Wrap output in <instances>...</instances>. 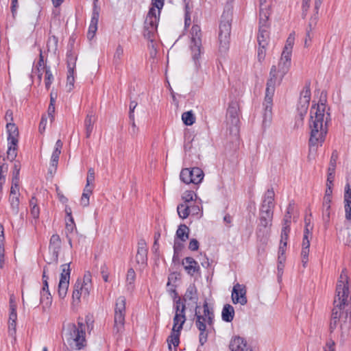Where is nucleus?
<instances>
[{"instance_id": "1", "label": "nucleus", "mask_w": 351, "mask_h": 351, "mask_svg": "<svg viewBox=\"0 0 351 351\" xmlns=\"http://www.w3.org/2000/svg\"><path fill=\"white\" fill-rule=\"evenodd\" d=\"M345 270H342L337 282L334 306L329 323L330 335L339 328L342 341L348 336L351 329V295L349 291L348 277Z\"/></svg>"}, {"instance_id": "2", "label": "nucleus", "mask_w": 351, "mask_h": 351, "mask_svg": "<svg viewBox=\"0 0 351 351\" xmlns=\"http://www.w3.org/2000/svg\"><path fill=\"white\" fill-rule=\"evenodd\" d=\"M326 95L321 93L317 104H313L310 110L308 121L309 153L316 152L319 146L324 143L328 132V124L331 121L330 108H326Z\"/></svg>"}, {"instance_id": "3", "label": "nucleus", "mask_w": 351, "mask_h": 351, "mask_svg": "<svg viewBox=\"0 0 351 351\" xmlns=\"http://www.w3.org/2000/svg\"><path fill=\"white\" fill-rule=\"evenodd\" d=\"M193 320L199 333L212 330L214 328V308L209 306L206 300H204L203 304V313L200 311L199 306H195Z\"/></svg>"}, {"instance_id": "4", "label": "nucleus", "mask_w": 351, "mask_h": 351, "mask_svg": "<svg viewBox=\"0 0 351 351\" xmlns=\"http://www.w3.org/2000/svg\"><path fill=\"white\" fill-rule=\"evenodd\" d=\"M232 21V10L230 6H228L222 13L219 23V51L221 54H225L229 49Z\"/></svg>"}, {"instance_id": "5", "label": "nucleus", "mask_w": 351, "mask_h": 351, "mask_svg": "<svg viewBox=\"0 0 351 351\" xmlns=\"http://www.w3.org/2000/svg\"><path fill=\"white\" fill-rule=\"evenodd\" d=\"M269 79L267 82V87L265 90V96L263 102V124L269 122L271 119L273 97L275 92V86L277 81L276 77V66L273 65L269 72Z\"/></svg>"}, {"instance_id": "6", "label": "nucleus", "mask_w": 351, "mask_h": 351, "mask_svg": "<svg viewBox=\"0 0 351 351\" xmlns=\"http://www.w3.org/2000/svg\"><path fill=\"white\" fill-rule=\"evenodd\" d=\"M66 330V341L72 348L81 350L85 346V326L82 322L68 324Z\"/></svg>"}, {"instance_id": "7", "label": "nucleus", "mask_w": 351, "mask_h": 351, "mask_svg": "<svg viewBox=\"0 0 351 351\" xmlns=\"http://www.w3.org/2000/svg\"><path fill=\"white\" fill-rule=\"evenodd\" d=\"M191 56L197 69L200 66L199 58L202 53V31L197 25H193L191 29Z\"/></svg>"}, {"instance_id": "8", "label": "nucleus", "mask_w": 351, "mask_h": 351, "mask_svg": "<svg viewBox=\"0 0 351 351\" xmlns=\"http://www.w3.org/2000/svg\"><path fill=\"white\" fill-rule=\"evenodd\" d=\"M126 299L125 296H119L115 302L114 330L119 333L124 326L125 316Z\"/></svg>"}, {"instance_id": "9", "label": "nucleus", "mask_w": 351, "mask_h": 351, "mask_svg": "<svg viewBox=\"0 0 351 351\" xmlns=\"http://www.w3.org/2000/svg\"><path fill=\"white\" fill-rule=\"evenodd\" d=\"M239 106L237 101H231L226 112L227 124L230 125V132L238 133L240 123L239 116Z\"/></svg>"}, {"instance_id": "10", "label": "nucleus", "mask_w": 351, "mask_h": 351, "mask_svg": "<svg viewBox=\"0 0 351 351\" xmlns=\"http://www.w3.org/2000/svg\"><path fill=\"white\" fill-rule=\"evenodd\" d=\"M310 87L311 82L308 81L306 82L303 90L300 93V96L297 106V111L301 120H303L309 106L311 95Z\"/></svg>"}, {"instance_id": "11", "label": "nucleus", "mask_w": 351, "mask_h": 351, "mask_svg": "<svg viewBox=\"0 0 351 351\" xmlns=\"http://www.w3.org/2000/svg\"><path fill=\"white\" fill-rule=\"evenodd\" d=\"M256 234L258 241L265 243L272 224L273 217L259 215Z\"/></svg>"}, {"instance_id": "12", "label": "nucleus", "mask_w": 351, "mask_h": 351, "mask_svg": "<svg viewBox=\"0 0 351 351\" xmlns=\"http://www.w3.org/2000/svg\"><path fill=\"white\" fill-rule=\"evenodd\" d=\"M62 272L60 276V280L58 288V296L60 299H64L67 293L69 285V280H70V274H71V269H70V263H66L61 265Z\"/></svg>"}, {"instance_id": "13", "label": "nucleus", "mask_w": 351, "mask_h": 351, "mask_svg": "<svg viewBox=\"0 0 351 351\" xmlns=\"http://www.w3.org/2000/svg\"><path fill=\"white\" fill-rule=\"evenodd\" d=\"M275 193L273 188L267 189L263 195V201L259 210V215H274Z\"/></svg>"}, {"instance_id": "14", "label": "nucleus", "mask_w": 351, "mask_h": 351, "mask_svg": "<svg viewBox=\"0 0 351 351\" xmlns=\"http://www.w3.org/2000/svg\"><path fill=\"white\" fill-rule=\"evenodd\" d=\"M308 223H306L305 229L304 230V236L302 244V262L303 266L305 267L308 261L309 247H310V238L311 237V233L308 229Z\"/></svg>"}, {"instance_id": "15", "label": "nucleus", "mask_w": 351, "mask_h": 351, "mask_svg": "<svg viewBox=\"0 0 351 351\" xmlns=\"http://www.w3.org/2000/svg\"><path fill=\"white\" fill-rule=\"evenodd\" d=\"M246 293V289L244 285L239 283L234 285L232 291V302L234 304L239 303L241 305H245L247 302Z\"/></svg>"}, {"instance_id": "16", "label": "nucleus", "mask_w": 351, "mask_h": 351, "mask_svg": "<svg viewBox=\"0 0 351 351\" xmlns=\"http://www.w3.org/2000/svg\"><path fill=\"white\" fill-rule=\"evenodd\" d=\"M61 248V239L58 234H54L51 237L49 241V249L52 253V257L51 261L48 264H51L52 262L58 263L59 252Z\"/></svg>"}, {"instance_id": "17", "label": "nucleus", "mask_w": 351, "mask_h": 351, "mask_svg": "<svg viewBox=\"0 0 351 351\" xmlns=\"http://www.w3.org/2000/svg\"><path fill=\"white\" fill-rule=\"evenodd\" d=\"M291 63V56L283 54L282 53L280 60L278 62V69L276 68V77L278 75H280V80H282L283 77L288 73Z\"/></svg>"}, {"instance_id": "18", "label": "nucleus", "mask_w": 351, "mask_h": 351, "mask_svg": "<svg viewBox=\"0 0 351 351\" xmlns=\"http://www.w3.org/2000/svg\"><path fill=\"white\" fill-rule=\"evenodd\" d=\"M229 348L231 351H252L251 346L247 345L246 340L239 336L232 338Z\"/></svg>"}, {"instance_id": "19", "label": "nucleus", "mask_w": 351, "mask_h": 351, "mask_svg": "<svg viewBox=\"0 0 351 351\" xmlns=\"http://www.w3.org/2000/svg\"><path fill=\"white\" fill-rule=\"evenodd\" d=\"M159 16L160 14L156 15L154 8H150L144 23V28L157 29Z\"/></svg>"}, {"instance_id": "20", "label": "nucleus", "mask_w": 351, "mask_h": 351, "mask_svg": "<svg viewBox=\"0 0 351 351\" xmlns=\"http://www.w3.org/2000/svg\"><path fill=\"white\" fill-rule=\"evenodd\" d=\"M185 310L186 306H182V308H181L180 311L175 312V316L173 317V326L172 328L173 332H181L183 325L186 322V315H185Z\"/></svg>"}, {"instance_id": "21", "label": "nucleus", "mask_w": 351, "mask_h": 351, "mask_svg": "<svg viewBox=\"0 0 351 351\" xmlns=\"http://www.w3.org/2000/svg\"><path fill=\"white\" fill-rule=\"evenodd\" d=\"M138 264L146 265L147 261V248L145 240H141L138 243V250L136 255Z\"/></svg>"}, {"instance_id": "22", "label": "nucleus", "mask_w": 351, "mask_h": 351, "mask_svg": "<svg viewBox=\"0 0 351 351\" xmlns=\"http://www.w3.org/2000/svg\"><path fill=\"white\" fill-rule=\"evenodd\" d=\"M182 264L187 274L190 276H193L195 273L199 271L198 263L192 257H186L182 261Z\"/></svg>"}, {"instance_id": "23", "label": "nucleus", "mask_w": 351, "mask_h": 351, "mask_svg": "<svg viewBox=\"0 0 351 351\" xmlns=\"http://www.w3.org/2000/svg\"><path fill=\"white\" fill-rule=\"evenodd\" d=\"M8 141L14 146L18 144L19 130L14 123H7Z\"/></svg>"}, {"instance_id": "24", "label": "nucleus", "mask_w": 351, "mask_h": 351, "mask_svg": "<svg viewBox=\"0 0 351 351\" xmlns=\"http://www.w3.org/2000/svg\"><path fill=\"white\" fill-rule=\"evenodd\" d=\"M269 40V27L261 26L258 29L257 40L259 46H267Z\"/></svg>"}, {"instance_id": "25", "label": "nucleus", "mask_w": 351, "mask_h": 351, "mask_svg": "<svg viewBox=\"0 0 351 351\" xmlns=\"http://www.w3.org/2000/svg\"><path fill=\"white\" fill-rule=\"evenodd\" d=\"M197 300L198 297L197 289L195 285L191 284L187 287L185 294L183 297V300L184 302L189 300L197 304Z\"/></svg>"}, {"instance_id": "26", "label": "nucleus", "mask_w": 351, "mask_h": 351, "mask_svg": "<svg viewBox=\"0 0 351 351\" xmlns=\"http://www.w3.org/2000/svg\"><path fill=\"white\" fill-rule=\"evenodd\" d=\"M95 119L92 112H89L84 120V128L86 132V137L90 138L91 133L93 130L94 123Z\"/></svg>"}, {"instance_id": "27", "label": "nucleus", "mask_w": 351, "mask_h": 351, "mask_svg": "<svg viewBox=\"0 0 351 351\" xmlns=\"http://www.w3.org/2000/svg\"><path fill=\"white\" fill-rule=\"evenodd\" d=\"M73 44L68 46L69 49L66 52V64L68 69H75L77 61V55L73 50Z\"/></svg>"}, {"instance_id": "28", "label": "nucleus", "mask_w": 351, "mask_h": 351, "mask_svg": "<svg viewBox=\"0 0 351 351\" xmlns=\"http://www.w3.org/2000/svg\"><path fill=\"white\" fill-rule=\"evenodd\" d=\"M234 316V309L230 304H226L223 306L221 312L222 320L226 322H231Z\"/></svg>"}, {"instance_id": "29", "label": "nucleus", "mask_w": 351, "mask_h": 351, "mask_svg": "<svg viewBox=\"0 0 351 351\" xmlns=\"http://www.w3.org/2000/svg\"><path fill=\"white\" fill-rule=\"evenodd\" d=\"M191 173L190 177L193 179V184H198L202 182L204 179V173L202 169L199 167L190 168Z\"/></svg>"}, {"instance_id": "30", "label": "nucleus", "mask_w": 351, "mask_h": 351, "mask_svg": "<svg viewBox=\"0 0 351 351\" xmlns=\"http://www.w3.org/2000/svg\"><path fill=\"white\" fill-rule=\"evenodd\" d=\"M189 228L185 224H180L176 231V238L181 241H186L189 238Z\"/></svg>"}, {"instance_id": "31", "label": "nucleus", "mask_w": 351, "mask_h": 351, "mask_svg": "<svg viewBox=\"0 0 351 351\" xmlns=\"http://www.w3.org/2000/svg\"><path fill=\"white\" fill-rule=\"evenodd\" d=\"M180 332H173V330L171 331V335L168 337L167 339L169 350H173L171 346L172 344L174 346V350H177V347L179 346L180 343Z\"/></svg>"}, {"instance_id": "32", "label": "nucleus", "mask_w": 351, "mask_h": 351, "mask_svg": "<svg viewBox=\"0 0 351 351\" xmlns=\"http://www.w3.org/2000/svg\"><path fill=\"white\" fill-rule=\"evenodd\" d=\"M269 7V5H265V8H260L259 27L263 25L269 27V25L268 23L269 15V13L268 12Z\"/></svg>"}, {"instance_id": "33", "label": "nucleus", "mask_w": 351, "mask_h": 351, "mask_svg": "<svg viewBox=\"0 0 351 351\" xmlns=\"http://www.w3.org/2000/svg\"><path fill=\"white\" fill-rule=\"evenodd\" d=\"M30 213L32 217L38 219L40 215V208L38 206V199L35 196H32L29 199Z\"/></svg>"}, {"instance_id": "34", "label": "nucleus", "mask_w": 351, "mask_h": 351, "mask_svg": "<svg viewBox=\"0 0 351 351\" xmlns=\"http://www.w3.org/2000/svg\"><path fill=\"white\" fill-rule=\"evenodd\" d=\"M83 291L84 292L85 294H88V288L84 287L80 282H77L74 285V289L72 294L73 301H75V300L80 301L82 292Z\"/></svg>"}, {"instance_id": "35", "label": "nucleus", "mask_w": 351, "mask_h": 351, "mask_svg": "<svg viewBox=\"0 0 351 351\" xmlns=\"http://www.w3.org/2000/svg\"><path fill=\"white\" fill-rule=\"evenodd\" d=\"M136 278V274L132 268L128 270L126 275V289L129 291H132L134 289V283Z\"/></svg>"}, {"instance_id": "36", "label": "nucleus", "mask_w": 351, "mask_h": 351, "mask_svg": "<svg viewBox=\"0 0 351 351\" xmlns=\"http://www.w3.org/2000/svg\"><path fill=\"white\" fill-rule=\"evenodd\" d=\"M177 212L180 218L186 219L190 215L191 206L186 204H180L177 206Z\"/></svg>"}, {"instance_id": "37", "label": "nucleus", "mask_w": 351, "mask_h": 351, "mask_svg": "<svg viewBox=\"0 0 351 351\" xmlns=\"http://www.w3.org/2000/svg\"><path fill=\"white\" fill-rule=\"evenodd\" d=\"M182 119L186 125H192L195 121V115L191 110L184 112Z\"/></svg>"}, {"instance_id": "38", "label": "nucleus", "mask_w": 351, "mask_h": 351, "mask_svg": "<svg viewBox=\"0 0 351 351\" xmlns=\"http://www.w3.org/2000/svg\"><path fill=\"white\" fill-rule=\"evenodd\" d=\"M191 173H192L190 168L182 169L180 174L181 181L187 184L193 183V179L190 177Z\"/></svg>"}, {"instance_id": "39", "label": "nucleus", "mask_w": 351, "mask_h": 351, "mask_svg": "<svg viewBox=\"0 0 351 351\" xmlns=\"http://www.w3.org/2000/svg\"><path fill=\"white\" fill-rule=\"evenodd\" d=\"M45 71V84L47 90L50 88L51 84L53 81V76L50 70V67L47 66H45L43 67Z\"/></svg>"}, {"instance_id": "40", "label": "nucleus", "mask_w": 351, "mask_h": 351, "mask_svg": "<svg viewBox=\"0 0 351 351\" xmlns=\"http://www.w3.org/2000/svg\"><path fill=\"white\" fill-rule=\"evenodd\" d=\"M60 154L61 151L53 150L51 158L50 173L52 172L51 168H53L54 171L56 170Z\"/></svg>"}, {"instance_id": "41", "label": "nucleus", "mask_w": 351, "mask_h": 351, "mask_svg": "<svg viewBox=\"0 0 351 351\" xmlns=\"http://www.w3.org/2000/svg\"><path fill=\"white\" fill-rule=\"evenodd\" d=\"M98 0L93 1V8L90 23L97 24L98 23L99 16V7L97 6V3Z\"/></svg>"}, {"instance_id": "42", "label": "nucleus", "mask_w": 351, "mask_h": 351, "mask_svg": "<svg viewBox=\"0 0 351 351\" xmlns=\"http://www.w3.org/2000/svg\"><path fill=\"white\" fill-rule=\"evenodd\" d=\"M9 201L11 208L14 214H18L19 210V195H10Z\"/></svg>"}, {"instance_id": "43", "label": "nucleus", "mask_w": 351, "mask_h": 351, "mask_svg": "<svg viewBox=\"0 0 351 351\" xmlns=\"http://www.w3.org/2000/svg\"><path fill=\"white\" fill-rule=\"evenodd\" d=\"M293 44L294 37H293L291 34H290L288 38L287 39L285 46L282 53H283V54H286V53H287L288 55L291 56Z\"/></svg>"}, {"instance_id": "44", "label": "nucleus", "mask_w": 351, "mask_h": 351, "mask_svg": "<svg viewBox=\"0 0 351 351\" xmlns=\"http://www.w3.org/2000/svg\"><path fill=\"white\" fill-rule=\"evenodd\" d=\"M17 145H14L12 143H10L8 142V149L7 151V158L10 160V161H13L15 160L17 153Z\"/></svg>"}, {"instance_id": "45", "label": "nucleus", "mask_w": 351, "mask_h": 351, "mask_svg": "<svg viewBox=\"0 0 351 351\" xmlns=\"http://www.w3.org/2000/svg\"><path fill=\"white\" fill-rule=\"evenodd\" d=\"M43 287L42 290L40 291V302H44L45 295H47L48 299H51V293L49 291L48 280H46V279H45V280L43 281Z\"/></svg>"}, {"instance_id": "46", "label": "nucleus", "mask_w": 351, "mask_h": 351, "mask_svg": "<svg viewBox=\"0 0 351 351\" xmlns=\"http://www.w3.org/2000/svg\"><path fill=\"white\" fill-rule=\"evenodd\" d=\"M123 55V49L121 45H118L116 49V51L114 55L113 62L116 65L119 64L121 62V58Z\"/></svg>"}, {"instance_id": "47", "label": "nucleus", "mask_w": 351, "mask_h": 351, "mask_svg": "<svg viewBox=\"0 0 351 351\" xmlns=\"http://www.w3.org/2000/svg\"><path fill=\"white\" fill-rule=\"evenodd\" d=\"M74 71L75 69H68V74H67V86H69V90H71L74 86L75 82V78H74Z\"/></svg>"}, {"instance_id": "48", "label": "nucleus", "mask_w": 351, "mask_h": 351, "mask_svg": "<svg viewBox=\"0 0 351 351\" xmlns=\"http://www.w3.org/2000/svg\"><path fill=\"white\" fill-rule=\"evenodd\" d=\"M20 169H21V164L19 161H16L14 165L13 172H12V180L14 182H16V180H19Z\"/></svg>"}, {"instance_id": "49", "label": "nucleus", "mask_w": 351, "mask_h": 351, "mask_svg": "<svg viewBox=\"0 0 351 351\" xmlns=\"http://www.w3.org/2000/svg\"><path fill=\"white\" fill-rule=\"evenodd\" d=\"M288 238L289 234L283 235L281 234L280 245L278 250L279 254H283L285 253V248L287 247Z\"/></svg>"}, {"instance_id": "50", "label": "nucleus", "mask_w": 351, "mask_h": 351, "mask_svg": "<svg viewBox=\"0 0 351 351\" xmlns=\"http://www.w3.org/2000/svg\"><path fill=\"white\" fill-rule=\"evenodd\" d=\"M344 207H345V212H346V219L347 220L351 219V201L349 199H344Z\"/></svg>"}, {"instance_id": "51", "label": "nucleus", "mask_w": 351, "mask_h": 351, "mask_svg": "<svg viewBox=\"0 0 351 351\" xmlns=\"http://www.w3.org/2000/svg\"><path fill=\"white\" fill-rule=\"evenodd\" d=\"M194 192L193 191H186L182 196L184 204L189 203L193 200Z\"/></svg>"}, {"instance_id": "52", "label": "nucleus", "mask_w": 351, "mask_h": 351, "mask_svg": "<svg viewBox=\"0 0 351 351\" xmlns=\"http://www.w3.org/2000/svg\"><path fill=\"white\" fill-rule=\"evenodd\" d=\"M16 322H8V335L16 340Z\"/></svg>"}, {"instance_id": "53", "label": "nucleus", "mask_w": 351, "mask_h": 351, "mask_svg": "<svg viewBox=\"0 0 351 351\" xmlns=\"http://www.w3.org/2000/svg\"><path fill=\"white\" fill-rule=\"evenodd\" d=\"M156 31V29L151 30V29L144 28V32H143L144 37L151 41H153V40L154 39Z\"/></svg>"}, {"instance_id": "54", "label": "nucleus", "mask_w": 351, "mask_h": 351, "mask_svg": "<svg viewBox=\"0 0 351 351\" xmlns=\"http://www.w3.org/2000/svg\"><path fill=\"white\" fill-rule=\"evenodd\" d=\"M338 159V153L336 150L333 151L330 157V166L332 167V171H335L337 160Z\"/></svg>"}, {"instance_id": "55", "label": "nucleus", "mask_w": 351, "mask_h": 351, "mask_svg": "<svg viewBox=\"0 0 351 351\" xmlns=\"http://www.w3.org/2000/svg\"><path fill=\"white\" fill-rule=\"evenodd\" d=\"M182 242L183 241H181L180 240L178 241V239H175L173 245V252H175L176 254H179L184 247V244L182 243Z\"/></svg>"}, {"instance_id": "56", "label": "nucleus", "mask_w": 351, "mask_h": 351, "mask_svg": "<svg viewBox=\"0 0 351 351\" xmlns=\"http://www.w3.org/2000/svg\"><path fill=\"white\" fill-rule=\"evenodd\" d=\"M179 277H180L179 273H178V272L171 273L168 277V282H167V286L169 287V286L174 285L171 282H175L179 278Z\"/></svg>"}, {"instance_id": "57", "label": "nucleus", "mask_w": 351, "mask_h": 351, "mask_svg": "<svg viewBox=\"0 0 351 351\" xmlns=\"http://www.w3.org/2000/svg\"><path fill=\"white\" fill-rule=\"evenodd\" d=\"M95 180V170L93 168H89L86 178V183L88 185L93 184Z\"/></svg>"}, {"instance_id": "58", "label": "nucleus", "mask_w": 351, "mask_h": 351, "mask_svg": "<svg viewBox=\"0 0 351 351\" xmlns=\"http://www.w3.org/2000/svg\"><path fill=\"white\" fill-rule=\"evenodd\" d=\"M211 330H208L206 332H204L203 333L199 334V342L201 346H204L206 341H208V337L209 333Z\"/></svg>"}, {"instance_id": "59", "label": "nucleus", "mask_w": 351, "mask_h": 351, "mask_svg": "<svg viewBox=\"0 0 351 351\" xmlns=\"http://www.w3.org/2000/svg\"><path fill=\"white\" fill-rule=\"evenodd\" d=\"M315 14L310 19L309 23H308V28H310V30H313L318 21V12H317V10H315Z\"/></svg>"}, {"instance_id": "60", "label": "nucleus", "mask_w": 351, "mask_h": 351, "mask_svg": "<svg viewBox=\"0 0 351 351\" xmlns=\"http://www.w3.org/2000/svg\"><path fill=\"white\" fill-rule=\"evenodd\" d=\"M47 121V117L45 115H43L38 126V131L40 134H43L45 132Z\"/></svg>"}, {"instance_id": "61", "label": "nucleus", "mask_w": 351, "mask_h": 351, "mask_svg": "<svg viewBox=\"0 0 351 351\" xmlns=\"http://www.w3.org/2000/svg\"><path fill=\"white\" fill-rule=\"evenodd\" d=\"M182 306H185V302L182 300L181 298H178L176 300L174 301V305L173 308L175 309V311H180L181 308H182Z\"/></svg>"}, {"instance_id": "62", "label": "nucleus", "mask_w": 351, "mask_h": 351, "mask_svg": "<svg viewBox=\"0 0 351 351\" xmlns=\"http://www.w3.org/2000/svg\"><path fill=\"white\" fill-rule=\"evenodd\" d=\"M137 102L135 101H131L130 103V112H129V119L130 120H133L134 117V110L137 106Z\"/></svg>"}, {"instance_id": "63", "label": "nucleus", "mask_w": 351, "mask_h": 351, "mask_svg": "<svg viewBox=\"0 0 351 351\" xmlns=\"http://www.w3.org/2000/svg\"><path fill=\"white\" fill-rule=\"evenodd\" d=\"M266 46H259L258 49V60L259 62L263 61L265 58Z\"/></svg>"}, {"instance_id": "64", "label": "nucleus", "mask_w": 351, "mask_h": 351, "mask_svg": "<svg viewBox=\"0 0 351 351\" xmlns=\"http://www.w3.org/2000/svg\"><path fill=\"white\" fill-rule=\"evenodd\" d=\"M97 29V25L90 23L89 25V27H88V34H87L88 38L90 39L92 38L94 36Z\"/></svg>"}]
</instances>
